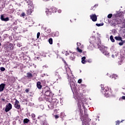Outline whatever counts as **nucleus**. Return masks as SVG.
Segmentation results:
<instances>
[{"label": "nucleus", "mask_w": 125, "mask_h": 125, "mask_svg": "<svg viewBox=\"0 0 125 125\" xmlns=\"http://www.w3.org/2000/svg\"><path fill=\"white\" fill-rule=\"evenodd\" d=\"M11 109H12V105L11 104L9 103L6 105L5 111L7 113V112H9V111H10Z\"/></svg>", "instance_id": "nucleus-1"}, {"label": "nucleus", "mask_w": 125, "mask_h": 125, "mask_svg": "<svg viewBox=\"0 0 125 125\" xmlns=\"http://www.w3.org/2000/svg\"><path fill=\"white\" fill-rule=\"evenodd\" d=\"M90 17L92 21H93L94 22L97 21V16H96V15H91L90 16Z\"/></svg>", "instance_id": "nucleus-2"}, {"label": "nucleus", "mask_w": 125, "mask_h": 125, "mask_svg": "<svg viewBox=\"0 0 125 125\" xmlns=\"http://www.w3.org/2000/svg\"><path fill=\"white\" fill-rule=\"evenodd\" d=\"M15 107L17 109H20V103L18 100H16L15 103Z\"/></svg>", "instance_id": "nucleus-3"}, {"label": "nucleus", "mask_w": 125, "mask_h": 125, "mask_svg": "<svg viewBox=\"0 0 125 125\" xmlns=\"http://www.w3.org/2000/svg\"><path fill=\"white\" fill-rule=\"evenodd\" d=\"M6 47L10 49V50H13V44L8 42Z\"/></svg>", "instance_id": "nucleus-4"}, {"label": "nucleus", "mask_w": 125, "mask_h": 125, "mask_svg": "<svg viewBox=\"0 0 125 125\" xmlns=\"http://www.w3.org/2000/svg\"><path fill=\"white\" fill-rule=\"evenodd\" d=\"M0 19L2 21H9V18H6L4 19V16H3V15H1V16H0Z\"/></svg>", "instance_id": "nucleus-5"}, {"label": "nucleus", "mask_w": 125, "mask_h": 125, "mask_svg": "<svg viewBox=\"0 0 125 125\" xmlns=\"http://www.w3.org/2000/svg\"><path fill=\"white\" fill-rule=\"evenodd\" d=\"M4 86H5V84L4 83H1L0 85V92H2V91H3Z\"/></svg>", "instance_id": "nucleus-6"}, {"label": "nucleus", "mask_w": 125, "mask_h": 125, "mask_svg": "<svg viewBox=\"0 0 125 125\" xmlns=\"http://www.w3.org/2000/svg\"><path fill=\"white\" fill-rule=\"evenodd\" d=\"M37 87H38V88H39V89H42V85H41V82H37Z\"/></svg>", "instance_id": "nucleus-7"}, {"label": "nucleus", "mask_w": 125, "mask_h": 125, "mask_svg": "<svg viewBox=\"0 0 125 125\" xmlns=\"http://www.w3.org/2000/svg\"><path fill=\"white\" fill-rule=\"evenodd\" d=\"M115 39L116 41H123V40L122 39V37H121L120 36H116L115 37Z\"/></svg>", "instance_id": "nucleus-8"}, {"label": "nucleus", "mask_w": 125, "mask_h": 125, "mask_svg": "<svg viewBox=\"0 0 125 125\" xmlns=\"http://www.w3.org/2000/svg\"><path fill=\"white\" fill-rule=\"evenodd\" d=\"M50 94H51V93L50 91H47L45 92V95L46 96H50Z\"/></svg>", "instance_id": "nucleus-9"}, {"label": "nucleus", "mask_w": 125, "mask_h": 125, "mask_svg": "<svg viewBox=\"0 0 125 125\" xmlns=\"http://www.w3.org/2000/svg\"><path fill=\"white\" fill-rule=\"evenodd\" d=\"M85 57H83L82 58V62L83 63V64H85V63H86V62H85Z\"/></svg>", "instance_id": "nucleus-10"}, {"label": "nucleus", "mask_w": 125, "mask_h": 125, "mask_svg": "<svg viewBox=\"0 0 125 125\" xmlns=\"http://www.w3.org/2000/svg\"><path fill=\"white\" fill-rule=\"evenodd\" d=\"M33 11H34V10H33V8L32 7L31 9H30L28 10V14H31V13H32V12H33Z\"/></svg>", "instance_id": "nucleus-11"}, {"label": "nucleus", "mask_w": 125, "mask_h": 125, "mask_svg": "<svg viewBox=\"0 0 125 125\" xmlns=\"http://www.w3.org/2000/svg\"><path fill=\"white\" fill-rule=\"evenodd\" d=\"M29 122H30V120L28 119H25L23 120V123L24 124H28V123H29Z\"/></svg>", "instance_id": "nucleus-12"}, {"label": "nucleus", "mask_w": 125, "mask_h": 125, "mask_svg": "<svg viewBox=\"0 0 125 125\" xmlns=\"http://www.w3.org/2000/svg\"><path fill=\"white\" fill-rule=\"evenodd\" d=\"M110 40L112 42H115V39L113 38L112 35L110 36Z\"/></svg>", "instance_id": "nucleus-13"}, {"label": "nucleus", "mask_w": 125, "mask_h": 125, "mask_svg": "<svg viewBox=\"0 0 125 125\" xmlns=\"http://www.w3.org/2000/svg\"><path fill=\"white\" fill-rule=\"evenodd\" d=\"M121 42H120L119 43V45L120 46L123 45L124 43H125V41L122 40Z\"/></svg>", "instance_id": "nucleus-14"}, {"label": "nucleus", "mask_w": 125, "mask_h": 125, "mask_svg": "<svg viewBox=\"0 0 125 125\" xmlns=\"http://www.w3.org/2000/svg\"><path fill=\"white\" fill-rule=\"evenodd\" d=\"M96 25L98 27H100L101 26H103V25H104V23H97V24H96Z\"/></svg>", "instance_id": "nucleus-15"}, {"label": "nucleus", "mask_w": 125, "mask_h": 125, "mask_svg": "<svg viewBox=\"0 0 125 125\" xmlns=\"http://www.w3.org/2000/svg\"><path fill=\"white\" fill-rule=\"evenodd\" d=\"M77 50L78 51V52H80V53H81V52H83V50H82V49H80V48H79V47H77Z\"/></svg>", "instance_id": "nucleus-16"}, {"label": "nucleus", "mask_w": 125, "mask_h": 125, "mask_svg": "<svg viewBox=\"0 0 125 125\" xmlns=\"http://www.w3.org/2000/svg\"><path fill=\"white\" fill-rule=\"evenodd\" d=\"M49 42L50 44H52V43H53L52 38H50L49 39Z\"/></svg>", "instance_id": "nucleus-17"}, {"label": "nucleus", "mask_w": 125, "mask_h": 125, "mask_svg": "<svg viewBox=\"0 0 125 125\" xmlns=\"http://www.w3.org/2000/svg\"><path fill=\"white\" fill-rule=\"evenodd\" d=\"M45 12L47 15H48V14H50V12H49V10L48 9H46Z\"/></svg>", "instance_id": "nucleus-18"}, {"label": "nucleus", "mask_w": 125, "mask_h": 125, "mask_svg": "<svg viewBox=\"0 0 125 125\" xmlns=\"http://www.w3.org/2000/svg\"><path fill=\"white\" fill-rule=\"evenodd\" d=\"M0 69L2 71L4 72V71H5V68L3 67H1L0 68Z\"/></svg>", "instance_id": "nucleus-19"}, {"label": "nucleus", "mask_w": 125, "mask_h": 125, "mask_svg": "<svg viewBox=\"0 0 125 125\" xmlns=\"http://www.w3.org/2000/svg\"><path fill=\"white\" fill-rule=\"evenodd\" d=\"M123 94H124V95H125V92H123ZM122 99H123V100H125V96H123L122 97Z\"/></svg>", "instance_id": "nucleus-20"}, {"label": "nucleus", "mask_w": 125, "mask_h": 125, "mask_svg": "<svg viewBox=\"0 0 125 125\" xmlns=\"http://www.w3.org/2000/svg\"><path fill=\"white\" fill-rule=\"evenodd\" d=\"M112 16H113V15L112 14H110L107 16V17L108 18H112Z\"/></svg>", "instance_id": "nucleus-21"}, {"label": "nucleus", "mask_w": 125, "mask_h": 125, "mask_svg": "<svg viewBox=\"0 0 125 125\" xmlns=\"http://www.w3.org/2000/svg\"><path fill=\"white\" fill-rule=\"evenodd\" d=\"M40 35H41V33L38 32V33H37V39H39V38H40Z\"/></svg>", "instance_id": "nucleus-22"}, {"label": "nucleus", "mask_w": 125, "mask_h": 125, "mask_svg": "<svg viewBox=\"0 0 125 125\" xmlns=\"http://www.w3.org/2000/svg\"><path fill=\"white\" fill-rule=\"evenodd\" d=\"M82 79H79L78 81V83H82Z\"/></svg>", "instance_id": "nucleus-23"}, {"label": "nucleus", "mask_w": 125, "mask_h": 125, "mask_svg": "<svg viewBox=\"0 0 125 125\" xmlns=\"http://www.w3.org/2000/svg\"><path fill=\"white\" fill-rule=\"evenodd\" d=\"M27 76H28V77H32V74H31L30 73H28Z\"/></svg>", "instance_id": "nucleus-24"}, {"label": "nucleus", "mask_w": 125, "mask_h": 125, "mask_svg": "<svg viewBox=\"0 0 125 125\" xmlns=\"http://www.w3.org/2000/svg\"><path fill=\"white\" fill-rule=\"evenodd\" d=\"M21 16H22V17L25 16V13H21Z\"/></svg>", "instance_id": "nucleus-25"}, {"label": "nucleus", "mask_w": 125, "mask_h": 125, "mask_svg": "<svg viewBox=\"0 0 125 125\" xmlns=\"http://www.w3.org/2000/svg\"><path fill=\"white\" fill-rule=\"evenodd\" d=\"M104 90H105V91H108V90H109V88H106V87L104 88Z\"/></svg>", "instance_id": "nucleus-26"}, {"label": "nucleus", "mask_w": 125, "mask_h": 125, "mask_svg": "<svg viewBox=\"0 0 125 125\" xmlns=\"http://www.w3.org/2000/svg\"><path fill=\"white\" fill-rule=\"evenodd\" d=\"M83 125H86V124L85 123V121L83 120Z\"/></svg>", "instance_id": "nucleus-27"}, {"label": "nucleus", "mask_w": 125, "mask_h": 125, "mask_svg": "<svg viewBox=\"0 0 125 125\" xmlns=\"http://www.w3.org/2000/svg\"><path fill=\"white\" fill-rule=\"evenodd\" d=\"M55 119H58V118H59V116H58V115H55Z\"/></svg>", "instance_id": "nucleus-28"}, {"label": "nucleus", "mask_w": 125, "mask_h": 125, "mask_svg": "<svg viewBox=\"0 0 125 125\" xmlns=\"http://www.w3.org/2000/svg\"><path fill=\"white\" fill-rule=\"evenodd\" d=\"M120 124V121H117L116 122V125H119Z\"/></svg>", "instance_id": "nucleus-29"}, {"label": "nucleus", "mask_w": 125, "mask_h": 125, "mask_svg": "<svg viewBox=\"0 0 125 125\" xmlns=\"http://www.w3.org/2000/svg\"><path fill=\"white\" fill-rule=\"evenodd\" d=\"M77 44L79 46H80V45H81L80 43H79V42H77Z\"/></svg>", "instance_id": "nucleus-30"}, {"label": "nucleus", "mask_w": 125, "mask_h": 125, "mask_svg": "<svg viewBox=\"0 0 125 125\" xmlns=\"http://www.w3.org/2000/svg\"><path fill=\"white\" fill-rule=\"evenodd\" d=\"M1 101H3V102H4V101H5V100L4 99H1Z\"/></svg>", "instance_id": "nucleus-31"}, {"label": "nucleus", "mask_w": 125, "mask_h": 125, "mask_svg": "<svg viewBox=\"0 0 125 125\" xmlns=\"http://www.w3.org/2000/svg\"><path fill=\"white\" fill-rule=\"evenodd\" d=\"M58 12L59 13H61V10H59Z\"/></svg>", "instance_id": "nucleus-32"}, {"label": "nucleus", "mask_w": 125, "mask_h": 125, "mask_svg": "<svg viewBox=\"0 0 125 125\" xmlns=\"http://www.w3.org/2000/svg\"><path fill=\"white\" fill-rule=\"evenodd\" d=\"M25 91H26V92H29V90H28V89H26L25 90Z\"/></svg>", "instance_id": "nucleus-33"}, {"label": "nucleus", "mask_w": 125, "mask_h": 125, "mask_svg": "<svg viewBox=\"0 0 125 125\" xmlns=\"http://www.w3.org/2000/svg\"><path fill=\"white\" fill-rule=\"evenodd\" d=\"M32 117H33V118H35V114H32Z\"/></svg>", "instance_id": "nucleus-34"}, {"label": "nucleus", "mask_w": 125, "mask_h": 125, "mask_svg": "<svg viewBox=\"0 0 125 125\" xmlns=\"http://www.w3.org/2000/svg\"><path fill=\"white\" fill-rule=\"evenodd\" d=\"M44 1H47L48 0H43Z\"/></svg>", "instance_id": "nucleus-35"}, {"label": "nucleus", "mask_w": 125, "mask_h": 125, "mask_svg": "<svg viewBox=\"0 0 125 125\" xmlns=\"http://www.w3.org/2000/svg\"><path fill=\"white\" fill-rule=\"evenodd\" d=\"M59 79H61V77L60 76H59Z\"/></svg>", "instance_id": "nucleus-36"}, {"label": "nucleus", "mask_w": 125, "mask_h": 125, "mask_svg": "<svg viewBox=\"0 0 125 125\" xmlns=\"http://www.w3.org/2000/svg\"><path fill=\"white\" fill-rule=\"evenodd\" d=\"M65 55H68V54H65Z\"/></svg>", "instance_id": "nucleus-37"}, {"label": "nucleus", "mask_w": 125, "mask_h": 125, "mask_svg": "<svg viewBox=\"0 0 125 125\" xmlns=\"http://www.w3.org/2000/svg\"><path fill=\"white\" fill-rule=\"evenodd\" d=\"M0 45H1V44L0 43Z\"/></svg>", "instance_id": "nucleus-38"}, {"label": "nucleus", "mask_w": 125, "mask_h": 125, "mask_svg": "<svg viewBox=\"0 0 125 125\" xmlns=\"http://www.w3.org/2000/svg\"><path fill=\"white\" fill-rule=\"evenodd\" d=\"M112 56H113V57H114V56L112 55Z\"/></svg>", "instance_id": "nucleus-39"}, {"label": "nucleus", "mask_w": 125, "mask_h": 125, "mask_svg": "<svg viewBox=\"0 0 125 125\" xmlns=\"http://www.w3.org/2000/svg\"><path fill=\"white\" fill-rule=\"evenodd\" d=\"M112 56H113V57H114V56L112 55Z\"/></svg>", "instance_id": "nucleus-40"}]
</instances>
